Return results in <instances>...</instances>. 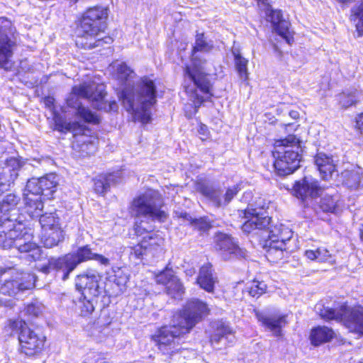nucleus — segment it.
Returning <instances> with one entry per match:
<instances>
[{"instance_id":"nucleus-1","label":"nucleus","mask_w":363,"mask_h":363,"mask_svg":"<svg viewBox=\"0 0 363 363\" xmlns=\"http://www.w3.org/2000/svg\"><path fill=\"white\" fill-rule=\"evenodd\" d=\"M208 313L207 305L191 299L179 313L174 316L172 325L161 328L152 337L159 350L171 355L181 349V335L189 333L193 327Z\"/></svg>"},{"instance_id":"nucleus-2","label":"nucleus","mask_w":363,"mask_h":363,"mask_svg":"<svg viewBox=\"0 0 363 363\" xmlns=\"http://www.w3.org/2000/svg\"><path fill=\"white\" fill-rule=\"evenodd\" d=\"M246 219L242 229L247 233L255 230H263L262 238L265 239L264 247L267 249L266 257L271 262H278L288 255L286 242L289 241L292 232L286 228L274 226L270 230H265L269 225L270 218L264 206L253 208L250 204L243 213Z\"/></svg>"},{"instance_id":"nucleus-3","label":"nucleus","mask_w":363,"mask_h":363,"mask_svg":"<svg viewBox=\"0 0 363 363\" xmlns=\"http://www.w3.org/2000/svg\"><path fill=\"white\" fill-rule=\"evenodd\" d=\"M213 48L212 40H207L203 33H197L195 45L192 50L191 64L185 68L186 79H189L194 84L193 87L187 86L186 91L189 94L196 111L203 101L209 100L212 96L211 84L206 74L207 62L200 58L196 52H208Z\"/></svg>"},{"instance_id":"nucleus-4","label":"nucleus","mask_w":363,"mask_h":363,"mask_svg":"<svg viewBox=\"0 0 363 363\" xmlns=\"http://www.w3.org/2000/svg\"><path fill=\"white\" fill-rule=\"evenodd\" d=\"M105 95V86L103 84H96L92 82L74 86L67 98V106L62 107V111L66 113L69 111L68 109L70 108L77 118L84 122L98 124L100 122L99 116L89 108L83 106L79 98L87 99L93 103H96L94 106L97 109L104 110L106 112L116 111L117 103L115 101L107 103L104 100Z\"/></svg>"},{"instance_id":"nucleus-5","label":"nucleus","mask_w":363,"mask_h":363,"mask_svg":"<svg viewBox=\"0 0 363 363\" xmlns=\"http://www.w3.org/2000/svg\"><path fill=\"white\" fill-rule=\"evenodd\" d=\"M0 247L9 249L15 247L21 252H28L33 259L40 257V248L31 242L33 234L30 229L26 228L21 216L17 213H9L0 206Z\"/></svg>"},{"instance_id":"nucleus-6","label":"nucleus","mask_w":363,"mask_h":363,"mask_svg":"<svg viewBox=\"0 0 363 363\" xmlns=\"http://www.w3.org/2000/svg\"><path fill=\"white\" fill-rule=\"evenodd\" d=\"M156 86L154 81L147 77H142L135 86L128 83L120 93L118 97L126 111L133 118L146 124L151 120L150 108L157 101Z\"/></svg>"},{"instance_id":"nucleus-7","label":"nucleus","mask_w":363,"mask_h":363,"mask_svg":"<svg viewBox=\"0 0 363 363\" xmlns=\"http://www.w3.org/2000/svg\"><path fill=\"white\" fill-rule=\"evenodd\" d=\"M162 208V195L153 189H147L133 199L130 213L135 218L134 230L137 235L155 229V221L164 223L167 220L168 214Z\"/></svg>"},{"instance_id":"nucleus-8","label":"nucleus","mask_w":363,"mask_h":363,"mask_svg":"<svg viewBox=\"0 0 363 363\" xmlns=\"http://www.w3.org/2000/svg\"><path fill=\"white\" fill-rule=\"evenodd\" d=\"M107 16V10L103 7L94 6L87 9L80 20V28L84 35L77 40V45L85 49H92L110 44L112 42L111 37L99 38L106 28Z\"/></svg>"},{"instance_id":"nucleus-9","label":"nucleus","mask_w":363,"mask_h":363,"mask_svg":"<svg viewBox=\"0 0 363 363\" xmlns=\"http://www.w3.org/2000/svg\"><path fill=\"white\" fill-rule=\"evenodd\" d=\"M299 140L294 135L278 140L274 143V169L279 176L292 174L299 167L301 159Z\"/></svg>"},{"instance_id":"nucleus-10","label":"nucleus","mask_w":363,"mask_h":363,"mask_svg":"<svg viewBox=\"0 0 363 363\" xmlns=\"http://www.w3.org/2000/svg\"><path fill=\"white\" fill-rule=\"evenodd\" d=\"M315 309L322 318L343 322L350 332L363 335V307L349 309L346 305H342L340 308L334 309L317 304Z\"/></svg>"},{"instance_id":"nucleus-11","label":"nucleus","mask_w":363,"mask_h":363,"mask_svg":"<svg viewBox=\"0 0 363 363\" xmlns=\"http://www.w3.org/2000/svg\"><path fill=\"white\" fill-rule=\"evenodd\" d=\"M94 253L88 245L79 247L75 253L67 254L59 258H51L48 264L42 267V272L47 274L50 270H61L63 272L62 279H68L69 274L77 266L84 262L93 259Z\"/></svg>"},{"instance_id":"nucleus-12","label":"nucleus","mask_w":363,"mask_h":363,"mask_svg":"<svg viewBox=\"0 0 363 363\" xmlns=\"http://www.w3.org/2000/svg\"><path fill=\"white\" fill-rule=\"evenodd\" d=\"M15 28L8 18H0V67L5 70L11 69V58L16 47Z\"/></svg>"},{"instance_id":"nucleus-13","label":"nucleus","mask_w":363,"mask_h":363,"mask_svg":"<svg viewBox=\"0 0 363 363\" xmlns=\"http://www.w3.org/2000/svg\"><path fill=\"white\" fill-rule=\"evenodd\" d=\"M44 102L45 106L49 108L52 112L55 130L61 133L72 132L74 135L84 134L86 130L84 128V125H81L78 121H67L66 117L69 115H73L77 117L70 108L68 109L69 111L66 113L62 112V108L67 106V102L65 103V105L60 107V111L65 114V117L62 116L57 110V108L55 106V99L53 97H46Z\"/></svg>"},{"instance_id":"nucleus-14","label":"nucleus","mask_w":363,"mask_h":363,"mask_svg":"<svg viewBox=\"0 0 363 363\" xmlns=\"http://www.w3.org/2000/svg\"><path fill=\"white\" fill-rule=\"evenodd\" d=\"M196 189L216 206L219 207L228 204L239 192L240 187L238 184L229 187L223 196H222V191L220 188H216L206 183H198Z\"/></svg>"},{"instance_id":"nucleus-15","label":"nucleus","mask_w":363,"mask_h":363,"mask_svg":"<svg viewBox=\"0 0 363 363\" xmlns=\"http://www.w3.org/2000/svg\"><path fill=\"white\" fill-rule=\"evenodd\" d=\"M18 335L21 352L27 356H33L41 352L45 343V337L37 334L26 325H21Z\"/></svg>"},{"instance_id":"nucleus-16","label":"nucleus","mask_w":363,"mask_h":363,"mask_svg":"<svg viewBox=\"0 0 363 363\" xmlns=\"http://www.w3.org/2000/svg\"><path fill=\"white\" fill-rule=\"evenodd\" d=\"M101 277L95 270H87L75 278L76 289L82 295L97 297L101 293L99 281Z\"/></svg>"},{"instance_id":"nucleus-17","label":"nucleus","mask_w":363,"mask_h":363,"mask_svg":"<svg viewBox=\"0 0 363 363\" xmlns=\"http://www.w3.org/2000/svg\"><path fill=\"white\" fill-rule=\"evenodd\" d=\"M57 176L54 174H47L41 178H32L27 182L26 191L50 199L56 190Z\"/></svg>"},{"instance_id":"nucleus-18","label":"nucleus","mask_w":363,"mask_h":363,"mask_svg":"<svg viewBox=\"0 0 363 363\" xmlns=\"http://www.w3.org/2000/svg\"><path fill=\"white\" fill-rule=\"evenodd\" d=\"M21 166L20 161L15 157L0 162V187L3 192L8 190L13 184L18 176V171Z\"/></svg>"},{"instance_id":"nucleus-19","label":"nucleus","mask_w":363,"mask_h":363,"mask_svg":"<svg viewBox=\"0 0 363 363\" xmlns=\"http://www.w3.org/2000/svg\"><path fill=\"white\" fill-rule=\"evenodd\" d=\"M235 340V336L233 329L222 321L218 322L214 326V331L211 335V343L216 350H222Z\"/></svg>"},{"instance_id":"nucleus-20","label":"nucleus","mask_w":363,"mask_h":363,"mask_svg":"<svg viewBox=\"0 0 363 363\" xmlns=\"http://www.w3.org/2000/svg\"><path fill=\"white\" fill-rule=\"evenodd\" d=\"M294 195L303 201L318 197L322 192L318 182L311 177H305L297 181L293 186Z\"/></svg>"},{"instance_id":"nucleus-21","label":"nucleus","mask_w":363,"mask_h":363,"mask_svg":"<svg viewBox=\"0 0 363 363\" xmlns=\"http://www.w3.org/2000/svg\"><path fill=\"white\" fill-rule=\"evenodd\" d=\"M216 248L220 251L224 259L231 257H245L246 251L240 248L230 236L219 233L216 237Z\"/></svg>"},{"instance_id":"nucleus-22","label":"nucleus","mask_w":363,"mask_h":363,"mask_svg":"<svg viewBox=\"0 0 363 363\" xmlns=\"http://www.w3.org/2000/svg\"><path fill=\"white\" fill-rule=\"evenodd\" d=\"M267 20L272 24L275 31L286 40L288 44L293 41V36L289 30V23L282 18V14L279 10H274L269 6L264 9Z\"/></svg>"},{"instance_id":"nucleus-23","label":"nucleus","mask_w":363,"mask_h":363,"mask_svg":"<svg viewBox=\"0 0 363 363\" xmlns=\"http://www.w3.org/2000/svg\"><path fill=\"white\" fill-rule=\"evenodd\" d=\"M256 316L259 322L272 332L275 336H281V329L287 324L286 315H269L263 312H257Z\"/></svg>"},{"instance_id":"nucleus-24","label":"nucleus","mask_w":363,"mask_h":363,"mask_svg":"<svg viewBox=\"0 0 363 363\" xmlns=\"http://www.w3.org/2000/svg\"><path fill=\"white\" fill-rule=\"evenodd\" d=\"M26 279V282H20L16 278L13 280L6 281L1 287V292L9 296H14L18 291L30 289L35 285V277L32 273L25 274L23 276Z\"/></svg>"},{"instance_id":"nucleus-25","label":"nucleus","mask_w":363,"mask_h":363,"mask_svg":"<svg viewBox=\"0 0 363 363\" xmlns=\"http://www.w3.org/2000/svg\"><path fill=\"white\" fill-rule=\"evenodd\" d=\"M121 172H116L97 176L94 179V189L96 193L105 194L112 185L121 182Z\"/></svg>"},{"instance_id":"nucleus-26","label":"nucleus","mask_w":363,"mask_h":363,"mask_svg":"<svg viewBox=\"0 0 363 363\" xmlns=\"http://www.w3.org/2000/svg\"><path fill=\"white\" fill-rule=\"evenodd\" d=\"M25 211L31 218H38L42 213L43 203L42 196L24 191Z\"/></svg>"},{"instance_id":"nucleus-27","label":"nucleus","mask_w":363,"mask_h":363,"mask_svg":"<svg viewBox=\"0 0 363 363\" xmlns=\"http://www.w3.org/2000/svg\"><path fill=\"white\" fill-rule=\"evenodd\" d=\"M315 164L323 179L328 180L335 170L333 159L323 153H318L315 157Z\"/></svg>"},{"instance_id":"nucleus-28","label":"nucleus","mask_w":363,"mask_h":363,"mask_svg":"<svg viewBox=\"0 0 363 363\" xmlns=\"http://www.w3.org/2000/svg\"><path fill=\"white\" fill-rule=\"evenodd\" d=\"M196 281L200 287L205 291L208 292L213 291L216 277L213 274L212 265L211 264H204L201 267Z\"/></svg>"},{"instance_id":"nucleus-29","label":"nucleus","mask_w":363,"mask_h":363,"mask_svg":"<svg viewBox=\"0 0 363 363\" xmlns=\"http://www.w3.org/2000/svg\"><path fill=\"white\" fill-rule=\"evenodd\" d=\"M342 184L350 189H357L363 184V169L356 167L342 172Z\"/></svg>"},{"instance_id":"nucleus-30","label":"nucleus","mask_w":363,"mask_h":363,"mask_svg":"<svg viewBox=\"0 0 363 363\" xmlns=\"http://www.w3.org/2000/svg\"><path fill=\"white\" fill-rule=\"evenodd\" d=\"M154 229L149 232H145L142 235V240H146L148 243L147 250L152 257H155L162 251V246L164 243L163 238L157 233L153 232Z\"/></svg>"},{"instance_id":"nucleus-31","label":"nucleus","mask_w":363,"mask_h":363,"mask_svg":"<svg viewBox=\"0 0 363 363\" xmlns=\"http://www.w3.org/2000/svg\"><path fill=\"white\" fill-rule=\"evenodd\" d=\"M64 240V231L61 228L42 231L41 242L47 248L58 245Z\"/></svg>"},{"instance_id":"nucleus-32","label":"nucleus","mask_w":363,"mask_h":363,"mask_svg":"<svg viewBox=\"0 0 363 363\" xmlns=\"http://www.w3.org/2000/svg\"><path fill=\"white\" fill-rule=\"evenodd\" d=\"M333 337V331L325 326H318L312 330L310 335L311 343L319 345L330 341Z\"/></svg>"},{"instance_id":"nucleus-33","label":"nucleus","mask_w":363,"mask_h":363,"mask_svg":"<svg viewBox=\"0 0 363 363\" xmlns=\"http://www.w3.org/2000/svg\"><path fill=\"white\" fill-rule=\"evenodd\" d=\"M113 272V289L111 296H118L125 290L128 276L120 268H118L117 270H114Z\"/></svg>"},{"instance_id":"nucleus-34","label":"nucleus","mask_w":363,"mask_h":363,"mask_svg":"<svg viewBox=\"0 0 363 363\" xmlns=\"http://www.w3.org/2000/svg\"><path fill=\"white\" fill-rule=\"evenodd\" d=\"M359 93L355 89H346L336 96L339 104L342 108L355 105L359 101Z\"/></svg>"},{"instance_id":"nucleus-35","label":"nucleus","mask_w":363,"mask_h":363,"mask_svg":"<svg viewBox=\"0 0 363 363\" xmlns=\"http://www.w3.org/2000/svg\"><path fill=\"white\" fill-rule=\"evenodd\" d=\"M232 54L234 57L235 65L236 70L240 77L243 80H246L248 78V70L247 65L248 60L243 57L240 51L237 48H233Z\"/></svg>"},{"instance_id":"nucleus-36","label":"nucleus","mask_w":363,"mask_h":363,"mask_svg":"<svg viewBox=\"0 0 363 363\" xmlns=\"http://www.w3.org/2000/svg\"><path fill=\"white\" fill-rule=\"evenodd\" d=\"M305 256L310 260H316L319 262H332L333 261L332 255L323 247L316 250H307L305 251Z\"/></svg>"},{"instance_id":"nucleus-37","label":"nucleus","mask_w":363,"mask_h":363,"mask_svg":"<svg viewBox=\"0 0 363 363\" xmlns=\"http://www.w3.org/2000/svg\"><path fill=\"white\" fill-rule=\"evenodd\" d=\"M42 231L61 228L59 223V218L55 213H45L38 218Z\"/></svg>"},{"instance_id":"nucleus-38","label":"nucleus","mask_w":363,"mask_h":363,"mask_svg":"<svg viewBox=\"0 0 363 363\" xmlns=\"http://www.w3.org/2000/svg\"><path fill=\"white\" fill-rule=\"evenodd\" d=\"M96 297H90L87 295H82L79 300L76 302L77 308L80 311L82 316H87L94 311V301Z\"/></svg>"},{"instance_id":"nucleus-39","label":"nucleus","mask_w":363,"mask_h":363,"mask_svg":"<svg viewBox=\"0 0 363 363\" xmlns=\"http://www.w3.org/2000/svg\"><path fill=\"white\" fill-rule=\"evenodd\" d=\"M179 217L189 221L190 224L199 231L206 232L212 227L211 222L206 217L194 219L186 213H181Z\"/></svg>"},{"instance_id":"nucleus-40","label":"nucleus","mask_w":363,"mask_h":363,"mask_svg":"<svg viewBox=\"0 0 363 363\" xmlns=\"http://www.w3.org/2000/svg\"><path fill=\"white\" fill-rule=\"evenodd\" d=\"M21 198L15 194H7L0 202V206L3 208V210L7 211L11 213L18 214V210L17 205L20 202Z\"/></svg>"},{"instance_id":"nucleus-41","label":"nucleus","mask_w":363,"mask_h":363,"mask_svg":"<svg viewBox=\"0 0 363 363\" xmlns=\"http://www.w3.org/2000/svg\"><path fill=\"white\" fill-rule=\"evenodd\" d=\"M246 289L251 296L259 298L266 292L267 284L264 281L253 280Z\"/></svg>"},{"instance_id":"nucleus-42","label":"nucleus","mask_w":363,"mask_h":363,"mask_svg":"<svg viewBox=\"0 0 363 363\" xmlns=\"http://www.w3.org/2000/svg\"><path fill=\"white\" fill-rule=\"evenodd\" d=\"M167 292L174 298H179L184 294V286L177 277L167 286Z\"/></svg>"},{"instance_id":"nucleus-43","label":"nucleus","mask_w":363,"mask_h":363,"mask_svg":"<svg viewBox=\"0 0 363 363\" xmlns=\"http://www.w3.org/2000/svg\"><path fill=\"white\" fill-rule=\"evenodd\" d=\"M175 277L174 271L169 267H166L164 270L156 275L155 280L157 283L167 286Z\"/></svg>"},{"instance_id":"nucleus-44","label":"nucleus","mask_w":363,"mask_h":363,"mask_svg":"<svg viewBox=\"0 0 363 363\" xmlns=\"http://www.w3.org/2000/svg\"><path fill=\"white\" fill-rule=\"evenodd\" d=\"M337 206V198L332 196H325L321 198L320 208L324 212H334Z\"/></svg>"},{"instance_id":"nucleus-45","label":"nucleus","mask_w":363,"mask_h":363,"mask_svg":"<svg viewBox=\"0 0 363 363\" xmlns=\"http://www.w3.org/2000/svg\"><path fill=\"white\" fill-rule=\"evenodd\" d=\"M148 243L146 240H142L140 242L133 247L131 250V255H134L138 259H143L145 256L150 255L148 250Z\"/></svg>"},{"instance_id":"nucleus-46","label":"nucleus","mask_w":363,"mask_h":363,"mask_svg":"<svg viewBox=\"0 0 363 363\" xmlns=\"http://www.w3.org/2000/svg\"><path fill=\"white\" fill-rule=\"evenodd\" d=\"M113 68H116L117 77L121 81H128V78L132 73L130 67L125 63L114 64Z\"/></svg>"},{"instance_id":"nucleus-47","label":"nucleus","mask_w":363,"mask_h":363,"mask_svg":"<svg viewBox=\"0 0 363 363\" xmlns=\"http://www.w3.org/2000/svg\"><path fill=\"white\" fill-rule=\"evenodd\" d=\"M43 306L38 302L28 304L26 307V313L30 315L38 316L43 311Z\"/></svg>"},{"instance_id":"nucleus-48","label":"nucleus","mask_w":363,"mask_h":363,"mask_svg":"<svg viewBox=\"0 0 363 363\" xmlns=\"http://www.w3.org/2000/svg\"><path fill=\"white\" fill-rule=\"evenodd\" d=\"M93 259L96 261L98 263H99L101 265L104 266H108L110 265V259L106 257H104L102 255L94 253Z\"/></svg>"},{"instance_id":"nucleus-49","label":"nucleus","mask_w":363,"mask_h":363,"mask_svg":"<svg viewBox=\"0 0 363 363\" xmlns=\"http://www.w3.org/2000/svg\"><path fill=\"white\" fill-rule=\"evenodd\" d=\"M198 132H199V133L201 135H202V136H203L205 138H206L208 136V133H209L208 127L206 125H203V124H201L199 125V128L198 130Z\"/></svg>"},{"instance_id":"nucleus-50","label":"nucleus","mask_w":363,"mask_h":363,"mask_svg":"<svg viewBox=\"0 0 363 363\" xmlns=\"http://www.w3.org/2000/svg\"><path fill=\"white\" fill-rule=\"evenodd\" d=\"M256 1L257 2L258 6L261 9H264L271 6L269 4V0H256Z\"/></svg>"},{"instance_id":"nucleus-51","label":"nucleus","mask_w":363,"mask_h":363,"mask_svg":"<svg viewBox=\"0 0 363 363\" xmlns=\"http://www.w3.org/2000/svg\"><path fill=\"white\" fill-rule=\"evenodd\" d=\"M356 123L359 129L363 128V113L358 116Z\"/></svg>"},{"instance_id":"nucleus-52","label":"nucleus","mask_w":363,"mask_h":363,"mask_svg":"<svg viewBox=\"0 0 363 363\" xmlns=\"http://www.w3.org/2000/svg\"><path fill=\"white\" fill-rule=\"evenodd\" d=\"M290 117H291L292 118L294 119H296L298 118V116H299V113L298 111H291L289 113Z\"/></svg>"},{"instance_id":"nucleus-53","label":"nucleus","mask_w":363,"mask_h":363,"mask_svg":"<svg viewBox=\"0 0 363 363\" xmlns=\"http://www.w3.org/2000/svg\"><path fill=\"white\" fill-rule=\"evenodd\" d=\"M28 272H23L21 274V277H16L17 280H19L20 282L26 283V279L23 277L25 274H27Z\"/></svg>"},{"instance_id":"nucleus-54","label":"nucleus","mask_w":363,"mask_h":363,"mask_svg":"<svg viewBox=\"0 0 363 363\" xmlns=\"http://www.w3.org/2000/svg\"><path fill=\"white\" fill-rule=\"evenodd\" d=\"M245 195L250 196V193H245Z\"/></svg>"}]
</instances>
